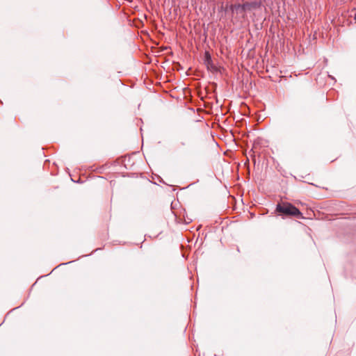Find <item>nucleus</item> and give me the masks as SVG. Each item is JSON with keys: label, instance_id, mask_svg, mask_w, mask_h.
I'll list each match as a JSON object with an SVG mask.
<instances>
[{"label": "nucleus", "instance_id": "1", "mask_svg": "<svg viewBox=\"0 0 356 356\" xmlns=\"http://www.w3.org/2000/svg\"><path fill=\"white\" fill-rule=\"evenodd\" d=\"M276 211L280 213L296 216L298 218H302V213L296 207L289 202H282L278 204L276 208Z\"/></svg>", "mask_w": 356, "mask_h": 356}]
</instances>
